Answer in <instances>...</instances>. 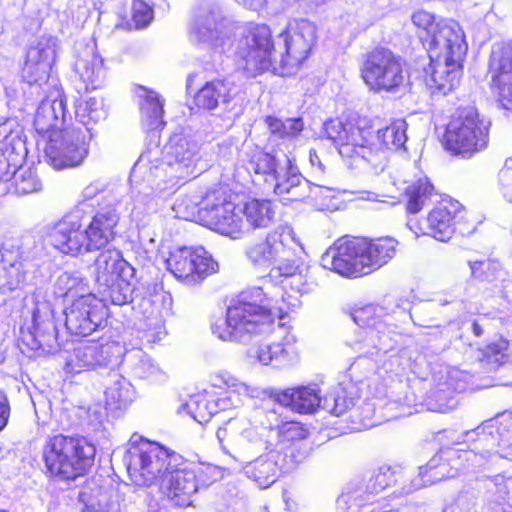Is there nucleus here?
I'll return each mask as SVG.
<instances>
[{
  "label": "nucleus",
  "mask_w": 512,
  "mask_h": 512,
  "mask_svg": "<svg viewBox=\"0 0 512 512\" xmlns=\"http://www.w3.org/2000/svg\"><path fill=\"white\" fill-rule=\"evenodd\" d=\"M237 94L235 84L226 79L207 81L194 94L191 110L197 112L215 110L220 102L229 104Z\"/></svg>",
  "instance_id": "nucleus-23"
},
{
  "label": "nucleus",
  "mask_w": 512,
  "mask_h": 512,
  "mask_svg": "<svg viewBox=\"0 0 512 512\" xmlns=\"http://www.w3.org/2000/svg\"><path fill=\"white\" fill-rule=\"evenodd\" d=\"M399 246V241L391 236L344 235L327 252L331 257L329 269L343 278H363L392 261Z\"/></svg>",
  "instance_id": "nucleus-1"
},
{
  "label": "nucleus",
  "mask_w": 512,
  "mask_h": 512,
  "mask_svg": "<svg viewBox=\"0 0 512 512\" xmlns=\"http://www.w3.org/2000/svg\"><path fill=\"white\" fill-rule=\"evenodd\" d=\"M412 22L427 32L424 45L430 64H462L467 45L457 22L446 19L435 22L434 16L424 10L413 13Z\"/></svg>",
  "instance_id": "nucleus-8"
},
{
  "label": "nucleus",
  "mask_w": 512,
  "mask_h": 512,
  "mask_svg": "<svg viewBox=\"0 0 512 512\" xmlns=\"http://www.w3.org/2000/svg\"><path fill=\"white\" fill-rule=\"evenodd\" d=\"M239 204L243 228L247 225L252 230L264 229L274 220L275 206L269 199L250 197Z\"/></svg>",
  "instance_id": "nucleus-25"
},
{
  "label": "nucleus",
  "mask_w": 512,
  "mask_h": 512,
  "mask_svg": "<svg viewBox=\"0 0 512 512\" xmlns=\"http://www.w3.org/2000/svg\"><path fill=\"white\" fill-rule=\"evenodd\" d=\"M87 280L69 274L61 275L55 285L58 296L74 299L65 313V326L71 335L86 337L106 323L109 308L94 293H86Z\"/></svg>",
  "instance_id": "nucleus-5"
},
{
  "label": "nucleus",
  "mask_w": 512,
  "mask_h": 512,
  "mask_svg": "<svg viewBox=\"0 0 512 512\" xmlns=\"http://www.w3.org/2000/svg\"><path fill=\"white\" fill-rule=\"evenodd\" d=\"M274 45L271 31L265 24L250 23L237 44L236 55L251 64H271Z\"/></svg>",
  "instance_id": "nucleus-17"
},
{
  "label": "nucleus",
  "mask_w": 512,
  "mask_h": 512,
  "mask_svg": "<svg viewBox=\"0 0 512 512\" xmlns=\"http://www.w3.org/2000/svg\"><path fill=\"white\" fill-rule=\"evenodd\" d=\"M359 396L354 391L345 388L336 392L330 413L342 418L345 428L350 431H361L371 426L370 418L364 414V409L358 405Z\"/></svg>",
  "instance_id": "nucleus-21"
},
{
  "label": "nucleus",
  "mask_w": 512,
  "mask_h": 512,
  "mask_svg": "<svg viewBox=\"0 0 512 512\" xmlns=\"http://www.w3.org/2000/svg\"><path fill=\"white\" fill-rule=\"evenodd\" d=\"M435 194L436 189L427 177L407 182L402 192L406 213L413 215L419 213Z\"/></svg>",
  "instance_id": "nucleus-27"
},
{
  "label": "nucleus",
  "mask_w": 512,
  "mask_h": 512,
  "mask_svg": "<svg viewBox=\"0 0 512 512\" xmlns=\"http://www.w3.org/2000/svg\"><path fill=\"white\" fill-rule=\"evenodd\" d=\"M277 434L280 442L289 448L306 441L310 433L304 423L290 420L283 421L277 426Z\"/></svg>",
  "instance_id": "nucleus-40"
},
{
  "label": "nucleus",
  "mask_w": 512,
  "mask_h": 512,
  "mask_svg": "<svg viewBox=\"0 0 512 512\" xmlns=\"http://www.w3.org/2000/svg\"><path fill=\"white\" fill-rule=\"evenodd\" d=\"M491 88L500 105L512 111V66H498L491 70Z\"/></svg>",
  "instance_id": "nucleus-35"
},
{
  "label": "nucleus",
  "mask_w": 512,
  "mask_h": 512,
  "mask_svg": "<svg viewBox=\"0 0 512 512\" xmlns=\"http://www.w3.org/2000/svg\"><path fill=\"white\" fill-rule=\"evenodd\" d=\"M287 343L283 341L260 344L257 350V359L263 365H269L274 361L288 356Z\"/></svg>",
  "instance_id": "nucleus-43"
},
{
  "label": "nucleus",
  "mask_w": 512,
  "mask_h": 512,
  "mask_svg": "<svg viewBox=\"0 0 512 512\" xmlns=\"http://www.w3.org/2000/svg\"><path fill=\"white\" fill-rule=\"evenodd\" d=\"M280 36L284 38L286 53L290 60L302 64L308 59L316 43L317 27L309 20L294 19L288 23Z\"/></svg>",
  "instance_id": "nucleus-18"
},
{
  "label": "nucleus",
  "mask_w": 512,
  "mask_h": 512,
  "mask_svg": "<svg viewBox=\"0 0 512 512\" xmlns=\"http://www.w3.org/2000/svg\"><path fill=\"white\" fill-rule=\"evenodd\" d=\"M479 361L499 368L506 364L510 358V341L499 335L478 348Z\"/></svg>",
  "instance_id": "nucleus-33"
},
{
  "label": "nucleus",
  "mask_w": 512,
  "mask_h": 512,
  "mask_svg": "<svg viewBox=\"0 0 512 512\" xmlns=\"http://www.w3.org/2000/svg\"><path fill=\"white\" fill-rule=\"evenodd\" d=\"M119 214L112 204L101 207L85 224V232L90 252L106 247L116 236L115 228L119 223Z\"/></svg>",
  "instance_id": "nucleus-19"
},
{
  "label": "nucleus",
  "mask_w": 512,
  "mask_h": 512,
  "mask_svg": "<svg viewBox=\"0 0 512 512\" xmlns=\"http://www.w3.org/2000/svg\"><path fill=\"white\" fill-rule=\"evenodd\" d=\"M51 245L60 253L78 256L90 252L85 232L84 214L70 212L60 218L49 230Z\"/></svg>",
  "instance_id": "nucleus-15"
},
{
  "label": "nucleus",
  "mask_w": 512,
  "mask_h": 512,
  "mask_svg": "<svg viewBox=\"0 0 512 512\" xmlns=\"http://www.w3.org/2000/svg\"><path fill=\"white\" fill-rule=\"evenodd\" d=\"M168 270L185 284H199L214 274L218 264L203 249L180 247L167 260Z\"/></svg>",
  "instance_id": "nucleus-14"
},
{
  "label": "nucleus",
  "mask_w": 512,
  "mask_h": 512,
  "mask_svg": "<svg viewBox=\"0 0 512 512\" xmlns=\"http://www.w3.org/2000/svg\"><path fill=\"white\" fill-rule=\"evenodd\" d=\"M212 386L219 389H228L236 385L235 379L227 373H217L212 379Z\"/></svg>",
  "instance_id": "nucleus-50"
},
{
  "label": "nucleus",
  "mask_w": 512,
  "mask_h": 512,
  "mask_svg": "<svg viewBox=\"0 0 512 512\" xmlns=\"http://www.w3.org/2000/svg\"><path fill=\"white\" fill-rule=\"evenodd\" d=\"M277 401L299 414L313 413L320 405V396L307 386L288 388L277 394Z\"/></svg>",
  "instance_id": "nucleus-26"
},
{
  "label": "nucleus",
  "mask_w": 512,
  "mask_h": 512,
  "mask_svg": "<svg viewBox=\"0 0 512 512\" xmlns=\"http://www.w3.org/2000/svg\"><path fill=\"white\" fill-rule=\"evenodd\" d=\"M75 114L82 123V129L97 123L102 117V102L97 97L80 95L75 102Z\"/></svg>",
  "instance_id": "nucleus-37"
},
{
  "label": "nucleus",
  "mask_w": 512,
  "mask_h": 512,
  "mask_svg": "<svg viewBox=\"0 0 512 512\" xmlns=\"http://www.w3.org/2000/svg\"><path fill=\"white\" fill-rule=\"evenodd\" d=\"M463 66H422L413 73L425 85L431 94L447 95L456 89L463 75Z\"/></svg>",
  "instance_id": "nucleus-22"
},
{
  "label": "nucleus",
  "mask_w": 512,
  "mask_h": 512,
  "mask_svg": "<svg viewBox=\"0 0 512 512\" xmlns=\"http://www.w3.org/2000/svg\"><path fill=\"white\" fill-rule=\"evenodd\" d=\"M309 161H310V163H311L313 166L317 165V166H319L321 169H323V165H322V163H321V161H320V158H319V156H318V154H317L316 150L311 149V150L309 151Z\"/></svg>",
  "instance_id": "nucleus-53"
},
{
  "label": "nucleus",
  "mask_w": 512,
  "mask_h": 512,
  "mask_svg": "<svg viewBox=\"0 0 512 512\" xmlns=\"http://www.w3.org/2000/svg\"><path fill=\"white\" fill-rule=\"evenodd\" d=\"M411 72L403 66H364L361 76L370 89L394 92L409 83Z\"/></svg>",
  "instance_id": "nucleus-24"
},
{
  "label": "nucleus",
  "mask_w": 512,
  "mask_h": 512,
  "mask_svg": "<svg viewBox=\"0 0 512 512\" xmlns=\"http://www.w3.org/2000/svg\"><path fill=\"white\" fill-rule=\"evenodd\" d=\"M215 12L204 10L199 12L190 26V37L199 43H207L217 52H225V46L229 44V37L223 33L224 24Z\"/></svg>",
  "instance_id": "nucleus-20"
},
{
  "label": "nucleus",
  "mask_w": 512,
  "mask_h": 512,
  "mask_svg": "<svg viewBox=\"0 0 512 512\" xmlns=\"http://www.w3.org/2000/svg\"><path fill=\"white\" fill-rule=\"evenodd\" d=\"M183 459L178 452L158 442L141 438L130 448L127 470L135 484L151 486L181 465Z\"/></svg>",
  "instance_id": "nucleus-9"
},
{
  "label": "nucleus",
  "mask_w": 512,
  "mask_h": 512,
  "mask_svg": "<svg viewBox=\"0 0 512 512\" xmlns=\"http://www.w3.org/2000/svg\"><path fill=\"white\" fill-rule=\"evenodd\" d=\"M102 359V346L91 342L74 349L67 361V367L74 373L90 371L100 366Z\"/></svg>",
  "instance_id": "nucleus-29"
},
{
  "label": "nucleus",
  "mask_w": 512,
  "mask_h": 512,
  "mask_svg": "<svg viewBox=\"0 0 512 512\" xmlns=\"http://www.w3.org/2000/svg\"><path fill=\"white\" fill-rule=\"evenodd\" d=\"M240 204L232 201L228 188L216 185L206 191L198 208L199 222L224 236L238 239L243 234Z\"/></svg>",
  "instance_id": "nucleus-11"
},
{
  "label": "nucleus",
  "mask_w": 512,
  "mask_h": 512,
  "mask_svg": "<svg viewBox=\"0 0 512 512\" xmlns=\"http://www.w3.org/2000/svg\"><path fill=\"white\" fill-rule=\"evenodd\" d=\"M132 274V266L117 249L104 250L94 260V279L99 292L114 305L121 306L131 301Z\"/></svg>",
  "instance_id": "nucleus-12"
},
{
  "label": "nucleus",
  "mask_w": 512,
  "mask_h": 512,
  "mask_svg": "<svg viewBox=\"0 0 512 512\" xmlns=\"http://www.w3.org/2000/svg\"><path fill=\"white\" fill-rule=\"evenodd\" d=\"M372 512H399V509H385V510H378V511H372Z\"/></svg>",
  "instance_id": "nucleus-56"
},
{
  "label": "nucleus",
  "mask_w": 512,
  "mask_h": 512,
  "mask_svg": "<svg viewBox=\"0 0 512 512\" xmlns=\"http://www.w3.org/2000/svg\"><path fill=\"white\" fill-rule=\"evenodd\" d=\"M246 169L260 175L265 181L278 182L280 177L279 164L275 155L256 147L248 155Z\"/></svg>",
  "instance_id": "nucleus-30"
},
{
  "label": "nucleus",
  "mask_w": 512,
  "mask_h": 512,
  "mask_svg": "<svg viewBox=\"0 0 512 512\" xmlns=\"http://www.w3.org/2000/svg\"><path fill=\"white\" fill-rule=\"evenodd\" d=\"M22 77L29 85H41L48 80L49 73L40 66H25Z\"/></svg>",
  "instance_id": "nucleus-47"
},
{
  "label": "nucleus",
  "mask_w": 512,
  "mask_h": 512,
  "mask_svg": "<svg viewBox=\"0 0 512 512\" xmlns=\"http://www.w3.org/2000/svg\"><path fill=\"white\" fill-rule=\"evenodd\" d=\"M279 466L273 456H261L246 466V474L260 487L267 488L278 478Z\"/></svg>",
  "instance_id": "nucleus-31"
},
{
  "label": "nucleus",
  "mask_w": 512,
  "mask_h": 512,
  "mask_svg": "<svg viewBox=\"0 0 512 512\" xmlns=\"http://www.w3.org/2000/svg\"><path fill=\"white\" fill-rule=\"evenodd\" d=\"M144 91L139 105L141 122L149 130H162L164 121V100L154 91L144 86L139 87Z\"/></svg>",
  "instance_id": "nucleus-28"
},
{
  "label": "nucleus",
  "mask_w": 512,
  "mask_h": 512,
  "mask_svg": "<svg viewBox=\"0 0 512 512\" xmlns=\"http://www.w3.org/2000/svg\"><path fill=\"white\" fill-rule=\"evenodd\" d=\"M440 143L449 155L470 159L487 148L489 124L476 107L459 106L449 115Z\"/></svg>",
  "instance_id": "nucleus-7"
},
{
  "label": "nucleus",
  "mask_w": 512,
  "mask_h": 512,
  "mask_svg": "<svg viewBox=\"0 0 512 512\" xmlns=\"http://www.w3.org/2000/svg\"><path fill=\"white\" fill-rule=\"evenodd\" d=\"M154 18L152 7L144 0H133L132 20L136 29L147 27Z\"/></svg>",
  "instance_id": "nucleus-44"
},
{
  "label": "nucleus",
  "mask_w": 512,
  "mask_h": 512,
  "mask_svg": "<svg viewBox=\"0 0 512 512\" xmlns=\"http://www.w3.org/2000/svg\"><path fill=\"white\" fill-rule=\"evenodd\" d=\"M189 413L198 423H205L214 414V408L205 396H197L189 406Z\"/></svg>",
  "instance_id": "nucleus-45"
},
{
  "label": "nucleus",
  "mask_w": 512,
  "mask_h": 512,
  "mask_svg": "<svg viewBox=\"0 0 512 512\" xmlns=\"http://www.w3.org/2000/svg\"><path fill=\"white\" fill-rule=\"evenodd\" d=\"M396 62L393 53L385 47H375L367 54L366 64H391Z\"/></svg>",
  "instance_id": "nucleus-48"
},
{
  "label": "nucleus",
  "mask_w": 512,
  "mask_h": 512,
  "mask_svg": "<svg viewBox=\"0 0 512 512\" xmlns=\"http://www.w3.org/2000/svg\"><path fill=\"white\" fill-rule=\"evenodd\" d=\"M44 188L43 182L32 167H19L12 175L8 190L17 196L40 193Z\"/></svg>",
  "instance_id": "nucleus-32"
},
{
  "label": "nucleus",
  "mask_w": 512,
  "mask_h": 512,
  "mask_svg": "<svg viewBox=\"0 0 512 512\" xmlns=\"http://www.w3.org/2000/svg\"><path fill=\"white\" fill-rule=\"evenodd\" d=\"M299 240L291 228L283 227L258 238L246 248L245 254L255 266L270 267L268 276L286 288L287 280H294L290 288L297 292L304 289L301 258L297 255Z\"/></svg>",
  "instance_id": "nucleus-3"
},
{
  "label": "nucleus",
  "mask_w": 512,
  "mask_h": 512,
  "mask_svg": "<svg viewBox=\"0 0 512 512\" xmlns=\"http://www.w3.org/2000/svg\"><path fill=\"white\" fill-rule=\"evenodd\" d=\"M171 305L170 295L162 287L156 286L152 291H148L142 298L141 307L143 312L150 317H161L164 311H167Z\"/></svg>",
  "instance_id": "nucleus-39"
},
{
  "label": "nucleus",
  "mask_w": 512,
  "mask_h": 512,
  "mask_svg": "<svg viewBox=\"0 0 512 512\" xmlns=\"http://www.w3.org/2000/svg\"><path fill=\"white\" fill-rule=\"evenodd\" d=\"M471 330L475 337H481L484 335V329H483L482 325L477 320H474L472 322Z\"/></svg>",
  "instance_id": "nucleus-52"
},
{
  "label": "nucleus",
  "mask_w": 512,
  "mask_h": 512,
  "mask_svg": "<svg viewBox=\"0 0 512 512\" xmlns=\"http://www.w3.org/2000/svg\"><path fill=\"white\" fill-rule=\"evenodd\" d=\"M401 478L402 471L399 466L383 464L372 472L366 483V492L368 494H378L395 486Z\"/></svg>",
  "instance_id": "nucleus-34"
},
{
  "label": "nucleus",
  "mask_w": 512,
  "mask_h": 512,
  "mask_svg": "<svg viewBox=\"0 0 512 512\" xmlns=\"http://www.w3.org/2000/svg\"><path fill=\"white\" fill-rule=\"evenodd\" d=\"M10 402L3 390L0 389V432L5 429L10 419Z\"/></svg>",
  "instance_id": "nucleus-49"
},
{
  "label": "nucleus",
  "mask_w": 512,
  "mask_h": 512,
  "mask_svg": "<svg viewBox=\"0 0 512 512\" xmlns=\"http://www.w3.org/2000/svg\"><path fill=\"white\" fill-rule=\"evenodd\" d=\"M57 40L43 38L27 52L26 64H54L57 57Z\"/></svg>",
  "instance_id": "nucleus-41"
},
{
  "label": "nucleus",
  "mask_w": 512,
  "mask_h": 512,
  "mask_svg": "<svg viewBox=\"0 0 512 512\" xmlns=\"http://www.w3.org/2000/svg\"><path fill=\"white\" fill-rule=\"evenodd\" d=\"M427 225L419 218L408 221V228L416 237L430 236L440 242H449L456 233L473 231L465 207L456 199L446 197L437 201L426 215Z\"/></svg>",
  "instance_id": "nucleus-10"
},
{
  "label": "nucleus",
  "mask_w": 512,
  "mask_h": 512,
  "mask_svg": "<svg viewBox=\"0 0 512 512\" xmlns=\"http://www.w3.org/2000/svg\"><path fill=\"white\" fill-rule=\"evenodd\" d=\"M472 277L490 287L495 286L502 272L501 264L490 258L469 261Z\"/></svg>",
  "instance_id": "nucleus-38"
},
{
  "label": "nucleus",
  "mask_w": 512,
  "mask_h": 512,
  "mask_svg": "<svg viewBox=\"0 0 512 512\" xmlns=\"http://www.w3.org/2000/svg\"><path fill=\"white\" fill-rule=\"evenodd\" d=\"M406 131L404 119H395L378 130L365 120L353 125L340 119H330L324 125L326 137L334 143L339 154L347 158H366L367 151H397L407 141Z\"/></svg>",
  "instance_id": "nucleus-2"
},
{
  "label": "nucleus",
  "mask_w": 512,
  "mask_h": 512,
  "mask_svg": "<svg viewBox=\"0 0 512 512\" xmlns=\"http://www.w3.org/2000/svg\"><path fill=\"white\" fill-rule=\"evenodd\" d=\"M289 307L283 304V298L272 300L264 296L261 288L252 293H246L230 305L226 312V328L215 329L222 340L235 337L238 334L257 333L264 326L283 319L289 313Z\"/></svg>",
  "instance_id": "nucleus-6"
},
{
  "label": "nucleus",
  "mask_w": 512,
  "mask_h": 512,
  "mask_svg": "<svg viewBox=\"0 0 512 512\" xmlns=\"http://www.w3.org/2000/svg\"><path fill=\"white\" fill-rule=\"evenodd\" d=\"M74 83L79 94L82 90L88 92L99 89L102 86V78L97 66H77Z\"/></svg>",
  "instance_id": "nucleus-42"
},
{
  "label": "nucleus",
  "mask_w": 512,
  "mask_h": 512,
  "mask_svg": "<svg viewBox=\"0 0 512 512\" xmlns=\"http://www.w3.org/2000/svg\"><path fill=\"white\" fill-rule=\"evenodd\" d=\"M95 456V445L79 434L48 436L41 450L46 475L63 482L86 476L94 465Z\"/></svg>",
  "instance_id": "nucleus-4"
},
{
  "label": "nucleus",
  "mask_w": 512,
  "mask_h": 512,
  "mask_svg": "<svg viewBox=\"0 0 512 512\" xmlns=\"http://www.w3.org/2000/svg\"><path fill=\"white\" fill-rule=\"evenodd\" d=\"M89 128L54 130L44 148L46 162L56 170L76 168L89 154Z\"/></svg>",
  "instance_id": "nucleus-13"
},
{
  "label": "nucleus",
  "mask_w": 512,
  "mask_h": 512,
  "mask_svg": "<svg viewBox=\"0 0 512 512\" xmlns=\"http://www.w3.org/2000/svg\"><path fill=\"white\" fill-rule=\"evenodd\" d=\"M236 1L239 3H242L245 6H248L251 9H256L263 2V0H236Z\"/></svg>",
  "instance_id": "nucleus-54"
},
{
  "label": "nucleus",
  "mask_w": 512,
  "mask_h": 512,
  "mask_svg": "<svg viewBox=\"0 0 512 512\" xmlns=\"http://www.w3.org/2000/svg\"><path fill=\"white\" fill-rule=\"evenodd\" d=\"M55 90L57 91V97H58L60 106L65 107L66 106V96H65L62 86H55Z\"/></svg>",
  "instance_id": "nucleus-55"
},
{
  "label": "nucleus",
  "mask_w": 512,
  "mask_h": 512,
  "mask_svg": "<svg viewBox=\"0 0 512 512\" xmlns=\"http://www.w3.org/2000/svg\"><path fill=\"white\" fill-rule=\"evenodd\" d=\"M199 484L192 463L186 458L181 465L173 468L160 482L159 489L164 499L173 506L185 507L192 502Z\"/></svg>",
  "instance_id": "nucleus-16"
},
{
  "label": "nucleus",
  "mask_w": 512,
  "mask_h": 512,
  "mask_svg": "<svg viewBox=\"0 0 512 512\" xmlns=\"http://www.w3.org/2000/svg\"><path fill=\"white\" fill-rule=\"evenodd\" d=\"M492 64H512V41L497 43L491 51Z\"/></svg>",
  "instance_id": "nucleus-46"
},
{
  "label": "nucleus",
  "mask_w": 512,
  "mask_h": 512,
  "mask_svg": "<svg viewBox=\"0 0 512 512\" xmlns=\"http://www.w3.org/2000/svg\"><path fill=\"white\" fill-rule=\"evenodd\" d=\"M286 170L289 177H295L300 174L296 164V157L291 153L286 155Z\"/></svg>",
  "instance_id": "nucleus-51"
},
{
  "label": "nucleus",
  "mask_w": 512,
  "mask_h": 512,
  "mask_svg": "<svg viewBox=\"0 0 512 512\" xmlns=\"http://www.w3.org/2000/svg\"><path fill=\"white\" fill-rule=\"evenodd\" d=\"M264 122L271 135L279 139H293L298 137L304 129L302 118H287L282 120L278 117L268 115Z\"/></svg>",
  "instance_id": "nucleus-36"
}]
</instances>
